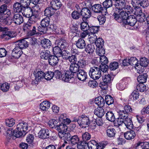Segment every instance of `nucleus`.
<instances>
[{
  "instance_id": "ea45409f",
  "label": "nucleus",
  "mask_w": 149,
  "mask_h": 149,
  "mask_svg": "<svg viewBox=\"0 0 149 149\" xmlns=\"http://www.w3.org/2000/svg\"><path fill=\"white\" fill-rule=\"evenodd\" d=\"M50 53L48 50L44 51L41 52L40 57L42 59H47L51 56Z\"/></svg>"
},
{
  "instance_id": "de8ad7c7",
  "label": "nucleus",
  "mask_w": 149,
  "mask_h": 149,
  "mask_svg": "<svg viewBox=\"0 0 149 149\" xmlns=\"http://www.w3.org/2000/svg\"><path fill=\"white\" fill-rule=\"evenodd\" d=\"M149 63V60L146 58L144 57L140 59L139 64L141 66L145 67L148 66Z\"/></svg>"
},
{
  "instance_id": "e2e57ef3",
  "label": "nucleus",
  "mask_w": 149,
  "mask_h": 149,
  "mask_svg": "<svg viewBox=\"0 0 149 149\" xmlns=\"http://www.w3.org/2000/svg\"><path fill=\"white\" fill-rule=\"evenodd\" d=\"M105 101L108 105L113 104L114 102L113 98L110 95H107L105 96Z\"/></svg>"
},
{
  "instance_id": "473e14b6",
  "label": "nucleus",
  "mask_w": 149,
  "mask_h": 149,
  "mask_svg": "<svg viewBox=\"0 0 149 149\" xmlns=\"http://www.w3.org/2000/svg\"><path fill=\"white\" fill-rule=\"evenodd\" d=\"M68 127L67 125H63L62 123L58 122V125L56 127V129L58 132H65L67 130Z\"/></svg>"
},
{
  "instance_id": "774afa93",
  "label": "nucleus",
  "mask_w": 149,
  "mask_h": 149,
  "mask_svg": "<svg viewBox=\"0 0 149 149\" xmlns=\"http://www.w3.org/2000/svg\"><path fill=\"white\" fill-rule=\"evenodd\" d=\"M100 63L101 65L106 64L108 62V61L107 57L104 55L100 56Z\"/></svg>"
},
{
  "instance_id": "1a4fd4ad",
  "label": "nucleus",
  "mask_w": 149,
  "mask_h": 149,
  "mask_svg": "<svg viewBox=\"0 0 149 149\" xmlns=\"http://www.w3.org/2000/svg\"><path fill=\"white\" fill-rule=\"evenodd\" d=\"M134 14L136 15L137 21L138 20L140 22H143L146 20L145 15L142 12L141 10L139 9V10H137Z\"/></svg>"
},
{
  "instance_id": "39448f33",
  "label": "nucleus",
  "mask_w": 149,
  "mask_h": 149,
  "mask_svg": "<svg viewBox=\"0 0 149 149\" xmlns=\"http://www.w3.org/2000/svg\"><path fill=\"white\" fill-rule=\"evenodd\" d=\"M92 10L95 13H101L102 15H105L107 11L105 8L102 7L100 4H98L93 5L92 6Z\"/></svg>"
},
{
  "instance_id": "9d476101",
  "label": "nucleus",
  "mask_w": 149,
  "mask_h": 149,
  "mask_svg": "<svg viewBox=\"0 0 149 149\" xmlns=\"http://www.w3.org/2000/svg\"><path fill=\"white\" fill-rule=\"evenodd\" d=\"M81 15L82 16V19L83 21H86L87 18L90 17L91 12L88 8H83L81 10Z\"/></svg>"
},
{
  "instance_id": "c9c22d12",
  "label": "nucleus",
  "mask_w": 149,
  "mask_h": 149,
  "mask_svg": "<svg viewBox=\"0 0 149 149\" xmlns=\"http://www.w3.org/2000/svg\"><path fill=\"white\" fill-rule=\"evenodd\" d=\"M147 76L146 73H144L143 74L140 75L137 78V80L140 83H144L146 81Z\"/></svg>"
},
{
  "instance_id": "338daca9",
  "label": "nucleus",
  "mask_w": 149,
  "mask_h": 149,
  "mask_svg": "<svg viewBox=\"0 0 149 149\" xmlns=\"http://www.w3.org/2000/svg\"><path fill=\"white\" fill-rule=\"evenodd\" d=\"M58 123L57 121L55 119L52 120L49 122V125L50 127L52 128L54 127L56 129V127L58 125Z\"/></svg>"
},
{
  "instance_id": "c756f323",
  "label": "nucleus",
  "mask_w": 149,
  "mask_h": 149,
  "mask_svg": "<svg viewBox=\"0 0 149 149\" xmlns=\"http://www.w3.org/2000/svg\"><path fill=\"white\" fill-rule=\"evenodd\" d=\"M95 102L99 107H103L105 104V101L104 99L100 96L95 98Z\"/></svg>"
},
{
  "instance_id": "0eeeda50",
  "label": "nucleus",
  "mask_w": 149,
  "mask_h": 149,
  "mask_svg": "<svg viewBox=\"0 0 149 149\" xmlns=\"http://www.w3.org/2000/svg\"><path fill=\"white\" fill-rule=\"evenodd\" d=\"M33 74L37 82L36 83V81L34 82V83H35V84H37L38 81H41L44 78L45 73L42 71L36 70L33 72Z\"/></svg>"
},
{
  "instance_id": "7c9ffc66",
  "label": "nucleus",
  "mask_w": 149,
  "mask_h": 149,
  "mask_svg": "<svg viewBox=\"0 0 149 149\" xmlns=\"http://www.w3.org/2000/svg\"><path fill=\"white\" fill-rule=\"evenodd\" d=\"M42 47L44 48H49L51 47V43L50 40L47 39H44L41 42Z\"/></svg>"
},
{
  "instance_id": "9b49d317",
  "label": "nucleus",
  "mask_w": 149,
  "mask_h": 149,
  "mask_svg": "<svg viewBox=\"0 0 149 149\" xmlns=\"http://www.w3.org/2000/svg\"><path fill=\"white\" fill-rule=\"evenodd\" d=\"M126 20H125L124 24H128L131 26H134L137 22L136 17L131 15H130Z\"/></svg>"
},
{
  "instance_id": "a878e982",
  "label": "nucleus",
  "mask_w": 149,
  "mask_h": 149,
  "mask_svg": "<svg viewBox=\"0 0 149 149\" xmlns=\"http://www.w3.org/2000/svg\"><path fill=\"white\" fill-rule=\"evenodd\" d=\"M76 45L78 48L80 49L84 48L86 46L85 41L82 38H80L76 41Z\"/></svg>"
},
{
  "instance_id": "37998d69",
  "label": "nucleus",
  "mask_w": 149,
  "mask_h": 149,
  "mask_svg": "<svg viewBox=\"0 0 149 149\" xmlns=\"http://www.w3.org/2000/svg\"><path fill=\"white\" fill-rule=\"evenodd\" d=\"M95 50L94 46L92 44L88 45L85 49V51L90 54H92Z\"/></svg>"
},
{
  "instance_id": "0e129e2a",
  "label": "nucleus",
  "mask_w": 149,
  "mask_h": 149,
  "mask_svg": "<svg viewBox=\"0 0 149 149\" xmlns=\"http://www.w3.org/2000/svg\"><path fill=\"white\" fill-rule=\"evenodd\" d=\"M90 27L88 24L85 22H82L81 24V29L83 31L89 30Z\"/></svg>"
},
{
  "instance_id": "423d86ee",
  "label": "nucleus",
  "mask_w": 149,
  "mask_h": 149,
  "mask_svg": "<svg viewBox=\"0 0 149 149\" xmlns=\"http://www.w3.org/2000/svg\"><path fill=\"white\" fill-rule=\"evenodd\" d=\"M73 76L74 74L71 72L67 70L64 74H62L61 79L65 82L71 83L72 82L71 80L74 79Z\"/></svg>"
},
{
  "instance_id": "3c124183",
  "label": "nucleus",
  "mask_w": 149,
  "mask_h": 149,
  "mask_svg": "<svg viewBox=\"0 0 149 149\" xmlns=\"http://www.w3.org/2000/svg\"><path fill=\"white\" fill-rule=\"evenodd\" d=\"M129 65H134L138 67L139 66V63H138V61L136 58L135 57H132L129 59Z\"/></svg>"
},
{
  "instance_id": "b1692460",
  "label": "nucleus",
  "mask_w": 149,
  "mask_h": 149,
  "mask_svg": "<svg viewBox=\"0 0 149 149\" xmlns=\"http://www.w3.org/2000/svg\"><path fill=\"white\" fill-rule=\"evenodd\" d=\"M136 134L134 131L131 130L128 131L124 134L125 138L127 140H131L133 139L136 136Z\"/></svg>"
},
{
  "instance_id": "8fccbe9b",
  "label": "nucleus",
  "mask_w": 149,
  "mask_h": 149,
  "mask_svg": "<svg viewBox=\"0 0 149 149\" xmlns=\"http://www.w3.org/2000/svg\"><path fill=\"white\" fill-rule=\"evenodd\" d=\"M87 62L84 58L80 59L78 61L77 63L79 67H81L82 68H84L87 65Z\"/></svg>"
},
{
  "instance_id": "58836bf2",
  "label": "nucleus",
  "mask_w": 149,
  "mask_h": 149,
  "mask_svg": "<svg viewBox=\"0 0 149 149\" xmlns=\"http://www.w3.org/2000/svg\"><path fill=\"white\" fill-rule=\"evenodd\" d=\"M118 117L120 118L125 120L128 118L129 114L124 110H119L118 112Z\"/></svg>"
},
{
  "instance_id": "7ed1b4c3",
  "label": "nucleus",
  "mask_w": 149,
  "mask_h": 149,
  "mask_svg": "<svg viewBox=\"0 0 149 149\" xmlns=\"http://www.w3.org/2000/svg\"><path fill=\"white\" fill-rule=\"evenodd\" d=\"M89 75L94 80L98 79L102 76L100 68L95 67L91 68L89 72Z\"/></svg>"
},
{
  "instance_id": "09e8293b",
  "label": "nucleus",
  "mask_w": 149,
  "mask_h": 149,
  "mask_svg": "<svg viewBox=\"0 0 149 149\" xmlns=\"http://www.w3.org/2000/svg\"><path fill=\"white\" fill-rule=\"evenodd\" d=\"M96 49L97 54L99 56H102L105 54V50L102 46L97 47Z\"/></svg>"
},
{
  "instance_id": "393cba45",
  "label": "nucleus",
  "mask_w": 149,
  "mask_h": 149,
  "mask_svg": "<svg viewBox=\"0 0 149 149\" xmlns=\"http://www.w3.org/2000/svg\"><path fill=\"white\" fill-rule=\"evenodd\" d=\"M4 17H5V18L3 17L0 19V25H10L13 20L11 19H9L7 17L6 15Z\"/></svg>"
},
{
  "instance_id": "052dcab7",
  "label": "nucleus",
  "mask_w": 149,
  "mask_h": 149,
  "mask_svg": "<svg viewBox=\"0 0 149 149\" xmlns=\"http://www.w3.org/2000/svg\"><path fill=\"white\" fill-rule=\"evenodd\" d=\"M70 141L71 144L74 145L78 143L79 139L77 136L74 135L71 137Z\"/></svg>"
},
{
  "instance_id": "6e6d98bb",
  "label": "nucleus",
  "mask_w": 149,
  "mask_h": 149,
  "mask_svg": "<svg viewBox=\"0 0 149 149\" xmlns=\"http://www.w3.org/2000/svg\"><path fill=\"white\" fill-rule=\"evenodd\" d=\"M44 78L47 80H50L52 79L54 76L53 72H48L45 73Z\"/></svg>"
},
{
  "instance_id": "bb28decb",
  "label": "nucleus",
  "mask_w": 149,
  "mask_h": 149,
  "mask_svg": "<svg viewBox=\"0 0 149 149\" xmlns=\"http://www.w3.org/2000/svg\"><path fill=\"white\" fill-rule=\"evenodd\" d=\"M79 67L77 63H71L70 67V71L72 73H77L80 69H79Z\"/></svg>"
},
{
  "instance_id": "4468645a",
  "label": "nucleus",
  "mask_w": 149,
  "mask_h": 149,
  "mask_svg": "<svg viewBox=\"0 0 149 149\" xmlns=\"http://www.w3.org/2000/svg\"><path fill=\"white\" fill-rule=\"evenodd\" d=\"M77 77L80 80L85 81L87 78V73L84 70L80 69L77 74Z\"/></svg>"
},
{
  "instance_id": "5fc2aeb1",
  "label": "nucleus",
  "mask_w": 149,
  "mask_h": 149,
  "mask_svg": "<svg viewBox=\"0 0 149 149\" xmlns=\"http://www.w3.org/2000/svg\"><path fill=\"white\" fill-rule=\"evenodd\" d=\"M50 19L49 17H46L42 19L41 22V25H43L47 28H48L49 25Z\"/></svg>"
},
{
  "instance_id": "72a5a7b5",
  "label": "nucleus",
  "mask_w": 149,
  "mask_h": 149,
  "mask_svg": "<svg viewBox=\"0 0 149 149\" xmlns=\"http://www.w3.org/2000/svg\"><path fill=\"white\" fill-rule=\"evenodd\" d=\"M40 109L43 111H46L50 107V103L47 101L42 102L40 105Z\"/></svg>"
},
{
  "instance_id": "412c9836",
  "label": "nucleus",
  "mask_w": 149,
  "mask_h": 149,
  "mask_svg": "<svg viewBox=\"0 0 149 149\" xmlns=\"http://www.w3.org/2000/svg\"><path fill=\"white\" fill-rule=\"evenodd\" d=\"M17 130H21L22 132H26L28 128V124L24 122L19 123L17 125Z\"/></svg>"
},
{
  "instance_id": "79ce46f5",
  "label": "nucleus",
  "mask_w": 149,
  "mask_h": 149,
  "mask_svg": "<svg viewBox=\"0 0 149 149\" xmlns=\"http://www.w3.org/2000/svg\"><path fill=\"white\" fill-rule=\"evenodd\" d=\"M7 8V6L6 4H3L1 5L0 7V19L3 17H5V16L6 15L5 14L6 9Z\"/></svg>"
},
{
  "instance_id": "cd10ccee",
  "label": "nucleus",
  "mask_w": 149,
  "mask_h": 149,
  "mask_svg": "<svg viewBox=\"0 0 149 149\" xmlns=\"http://www.w3.org/2000/svg\"><path fill=\"white\" fill-rule=\"evenodd\" d=\"M107 136L110 138H114L116 134L115 129L113 128H108L106 130Z\"/></svg>"
},
{
  "instance_id": "6ab92c4d",
  "label": "nucleus",
  "mask_w": 149,
  "mask_h": 149,
  "mask_svg": "<svg viewBox=\"0 0 149 149\" xmlns=\"http://www.w3.org/2000/svg\"><path fill=\"white\" fill-rule=\"evenodd\" d=\"M23 11L22 14L24 17H30L33 15V9L30 7H24Z\"/></svg>"
},
{
  "instance_id": "49530a36",
  "label": "nucleus",
  "mask_w": 149,
  "mask_h": 149,
  "mask_svg": "<svg viewBox=\"0 0 149 149\" xmlns=\"http://www.w3.org/2000/svg\"><path fill=\"white\" fill-rule=\"evenodd\" d=\"M0 86L1 90L2 91L5 92L8 91L10 88V85L8 83L6 82L1 84Z\"/></svg>"
},
{
  "instance_id": "603ef678",
  "label": "nucleus",
  "mask_w": 149,
  "mask_h": 149,
  "mask_svg": "<svg viewBox=\"0 0 149 149\" xmlns=\"http://www.w3.org/2000/svg\"><path fill=\"white\" fill-rule=\"evenodd\" d=\"M139 96V94L138 91H134L130 96V98L132 100H137Z\"/></svg>"
},
{
  "instance_id": "20e7f679",
  "label": "nucleus",
  "mask_w": 149,
  "mask_h": 149,
  "mask_svg": "<svg viewBox=\"0 0 149 149\" xmlns=\"http://www.w3.org/2000/svg\"><path fill=\"white\" fill-rule=\"evenodd\" d=\"M91 123V121L88 117L82 115L79 117L78 123L82 128H86Z\"/></svg>"
},
{
  "instance_id": "a211bd4d",
  "label": "nucleus",
  "mask_w": 149,
  "mask_h": 149,
  "mask_svg": "<svg viewBox=\"0 0 149 149\" xmlns=\"http://www.w3.org/2000/svg\"><path fill=\"white\" fill-rule=\"evenodd\" d=\"M15 36L16 34L15 33L9 31L3 32L2 34L0 36L1 38H4L7 40Z\"/></svg>"
},
{
  "instance_id": "dca6fc26",
  "label": "nucleus",
  "mask_w": 149,
  "mask_h": 149,
  "mask_svg": "<svg viewBox=\"0 0 149 149\" xmlns=\"http://www.w3.org/2000/svg\"><path fill=\"white\" fill-rule=\"evenodd\" d=\"M22 53L21 49L15 46V48L12 51V55L14 58H18L20 57Z\"/></svg>"
},
{
  "instance_id": "c85d7f7f",
  "label": "nucleus",
  "mask_w": 149,
  "mask_h": 149,
  "mask_svg": "<svg viewBox=\"0 0 149 149\" xmlns=\"http://www.w3.org/2000/svg\"><path fill=\"white\" fill-rule=\"evenodd\" d=\"M102 107H99L96 109L94 111V114L99 118H102L104 114V109Z\"/></svg>"
},
{
  "instance_id": "4c0bfd02",
  "label": "nucleus",
  "mask_w": 149,
  "mask_h": 149,
  "mask_svg": "<svg viewBox=\"0 0 149 149\" xmlns=\"http://www.w3.org/2000/svg\"><path fill=\"white\" fill-rule=\"evenodd\" d=\"M53 53L55 56H58L59 57L61 56V53L62 52V49L58 46H55L53 48Z\"/></svg>"
},
{
  "instance_id": "69168bd1",
  "label": "nucleus",
  "mask_w": 149,
  "mask_h": 149,
  "mask_svg": "<svg viewBox=\"0 0 149 149\" xmlns=\"http://www.w3.org/2000/svg\"><path fill=\"white\" fill-rule=\"evenodd\" d=\"M15 120L13 118L10 119H8L6 120V125L9 127L13 126L15 124Z\"/></svg>"
},
{
  "instance_id": "e433bc0d",
  "label": "nucleus",
  "mask_w": 149,
  "mask_h": 149,
  "mask_svg": "<svg viewBox=\"0 0 149 149\" xmlns=\"http://www.w3.org/2000/svg\"><path fill=\"white\" fill-rule=\"evenodd\" d=\"M106 119L110 121H114L115 119L114 114L111 111H108L106 113Z\"/></svg>"
},
{
  "instance_id": "c03bdc74",
  "label": "nucleus",
  "mask_w": 149,
  "mask_h": 149,
  "mask_svg": "<svg viewBox=\"0 0 149 149\" xmlns=\"http://www.w3.org/2000/svg\"><path fill=\"white\" fill-rule=\"evenodd\" d=\"M99 30V27L98 26H92L90 27L89 31L90 32L91 35L94 36V34L97 33Z\"/></svg>"
},
{
  "instance_id": "f704fd0d",
  "label": "nucleus",
  "mask_w": 149,
  "mask_h": 149,
  "mask_svg": "<svg viewBox=\"0 0 149 149\" xmlns=\"http://www.w3.org/2000/svg\"><path fill=\"white\" fill-rule=\"evenodd\" d=\"M44 12L45 15L48 17H51L54 13V9L50 6L47 8L45 10Z\"/></svg>"
},
{
  "instance_id": "a18cd8bd",
  "label": "nucleus",
  "mask_w": 149,
  "mask_h": 149,
  "mask_svg": "<svg viewBox=\"0 0 149 149\" xmlns=\"http://www.w3.org/2000/svg\"><path fill=\"white\" fill-rule=\"evenodd\" d=\"M91 138V135L90 134L87 132H86L83 133L82 134V138L83 140V142L84 143L86 144V141L90 139Z\"/></svg>"
},
{
  "instance_id": "6e6552de",
  "label": "nucleus",
  "mask_w": 149,
  "mask_h": 149,
  "mask_svg": "<svg viewBox=\"0 0 149 149\" xmlns=\"http://www.w3.org/2000/svg\"><path fill=\"white\" fill-rule=\"evenodd\" d=\"M50 132L47 129H41L38 133V136L40 139H45L48 138L50 136Z\"/></svg>"
},
{
  "instance_id": "5701e85b",
  "label": "nucleus",
  "mask_w": 149,
  "mask_h": 149,
  "mask_svg": "<svg viewBox=\"0 0 149 149\" xmlns=\"http://www.w3.org/2000/svg\"><path fill=\"white\" fill-rule=\"evenodd\" d=\"M58 56L51 55L48 59L49 64L52 66H55L58 63Z\"/></svg>"
},
{
  "instance_id": "2f4dec72",
  "label": "nucleus",
  "mask_w": 149,
  "mask_h": 149,
  "mask_svg": "<svg viewBox=\"0 0 149 149\" xmlns=\"http://www.w3.org/2000/svg\"><path fill=\"white\" fill-rule=\"evenodd\" d=\"M124 124L126 128L129 129L131 130L134 127L132 119L130 118H128L124 120Z\"/></svg>"
},
{
  "instance_id": "f257e3e1",
  "label": "nucleus",
  "mask_w": 149,
  "mask_h": 149,
  "mask_svg": "<svg viewBox=\"0 0 149 149\" xmlns=\"http://www.w3.org/2000/svg\"><path fill=\"white\" fill-rule=\"evenodd\" d=\"M119 10L116 9L114 11L113 14L114 18L119 22H122L124 24V21L127 19L131 13L127 12V10L125 11Z\"/></svg>"
},
{
  "instance_id": "680f3d73",
  "label": "nucleus",
  "mask_w": 149,
  "mask_h": 149,
  "mask_svg": "<svg viewBox=\"0 0 149 149\" xmlns=\"http://www.w3.org/2000/svg\"><path fill=\"white\" fill-rule=\"evenodd\" d=\"M112 0H106L103 3V8H105L107 10V8L112 6Z\"/></svg>"
},
{
  "instance_id": "f03ea898",
  "label": "nucleus",
  "mask_w": 149,
  "mask_h": 149,
  "mask_svg": "<svg viewBox=\"0 0 149 149\" xmlns=\"http://www.w3.org/2000/svg\"><path fill=\"white\" fill-rule=\"evenodd\" d=\"M116 7V10L118 9L119 10H121L123 9L127 10V12L129 13H131L133 12V8L130 6L126 5L125 1V0H118L115 4Z\"/></svg>"
},
{
  "instance_id": "a19ab883",
  "label": "nucleus",
  "mask_w": 149,
  "mask_h": 149,
  "mask_svg": "<svg viewBox=\"0 0 149 149\" xmlns=\"http://www.w3.org/2000/svg\"><path fill=\"white\" fill-rule=\"evenodd\" d=\"M92 43H95L97 47L103 46L104 44V41L100 38H99L96 40L94 39Z\"/></svg>"
},
{
  "instance_id": "13d9d810",
  "label": "nucleus",
  "mask_w": 149,
  "mask_h": 149,
  "mask_svg": "<svg viewBox=\"0 0 149 149\" xmlns=\"http://www.w3.org/2000/svg\"><path fill=\"white\" fill-rule=\"evenodd\" d=\"M118 62H114L110 63L109 68L111 70H114L118 67Z\"/></svg>"
},
{
  "instance_id": "ddd939ff",
  "label": "nucleus",
  "mask_w": 149,
  "mask_h": 149,
  "mask_svg": "<svg viewBox=\"0 0 149 149\" xmlns=\"http://www.w3.org/2000/svg\"><path fill=\"white\" fill-rule=\"evenodd\" d=\"M85 145L87 146L89 149H101V147L94 140H92L88 143H86Z\"/></svg>"
},
{
  "instance_id": "864d4df0",
  "label": "nucleus",
  "mask_w": 149,
  "mask_h": 149,
  "mask_svg": "<svg viewBox=\"0 0 149 149\" xmlns=\"http://www.w3.org/2000/svg\"><path fill=\"white\" fill-rule=\"evenodd\" d=\"M73 52H72V54L71 56L70 55L69 61L72 63H77L76 62L77 61V55L76 54H75V53H74V51H73Z\"/></svg>"
},
{
  "instance_id": "f8f14e48",
  "label": "nucleus",
  "mask_w": 149,
  "mask_h": 149,
  "mask_svg": "<svg viewBox=\"0 0 149 149\" xmlns=\"http://www.w3.org/2000/svg\"><path fill=\"white\" fill-rule=\"evenodd\" d=\"M13 20L14 23L17 25H20L24 22L23 17L19 13L14 14Z\"/></svg>"
},
{
  "instance_id": "4be33fe9",
  "label": "nucleus",
  "mask_w": 149,
  "mask_h": 149,
  "mask_svg": "<svg viewBox=\"0 0 149 149\" xmlns=\"http://www.w3.org/2000/svg\"><path fill=\"white\" fill-rule=\"evenodd\" d=\"M50 5V7L54 10H57L60 8L61 3L59 0H53L51 2Z\"/></svg>"
},
{
  "instance_id": "4d7b16f0",
  "label": "nucleus",
  "mask_w": 149,
  "mask_h": 149,
  "mask_svg": "<svg viewBox=\"0 0 149 149\" xmlns=\"http://www.w3.org/2000/svg\"><path fill=\"white\" fill-rule=\"evenodd\" d=\"M102 77L103 81L107 82L108 83H110L112 80L111 75L108 74H104Z\"/></svg>"
},
{
  "instance_id": "bf43d9fd",
  "label": "nucleus",
  "mask_w": 149,
  "mask_h": 149,
  "mask_svg": "<svg viewBox=\"0 0 149 149\" xmlns=\"http://www.w3.org/2000/svg\"><path fill=\"white\" fill-rule=\"evenodd\" d=\"M136 88L137 90L143 92L146 90V86L143 83H140L137 85Z\"/></svg>"
},
{
  "instance_id": "2eb2a0df",
  "label": "nucleus",
  "mask_w": 149,
  "mask_h": 149,
  "mask_svg": "<svg viewBox=\"0 0 149 149\" xmlns=\"http://www.w3.org/2000/svg\"><path fill=\"white\" fill-rule=\"evenodd\" d=\"M24 6L20 3L16 2L14 3L13 6V10L15 13H19L23 10Z\"/></svg>"
},
{
  "instance_id": "aec40b11",
  "label": "nucleus",
  "mask_w": 149,
  "mask_h": 149,
  "mask_svg": "<svg viewBox=\"0 0 149 149\" xmlns=\"http://www.w3.org/2000/svg\"><path fill=\"white\" fill-rule=\"evenodd\" d=\"M26 132H22L21 130H17L16 128L13 132V139H15L17 138H19L24 136Z\"/></svg>"
},
{
  "instance_id": "f3484780",
  "label": "nucleus",
  "mask_w": 149,
  "mask_h": 149,
  "mask_svg": "<svg viewBox=\"0 0 149 149\" xmlns=\"http://www.w3.org/2000/svg\"><path fill=\"white\" fill-rule=\"evenodd\" d=\"M28 42L25 39L19 40L15 42V46L20 49L25 48L28 46Z\"/></svg>"
}]
</instances>
